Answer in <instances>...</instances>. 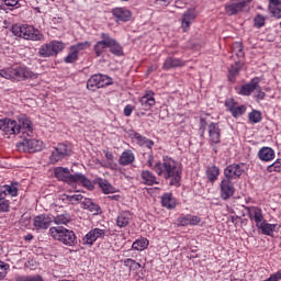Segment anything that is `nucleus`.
Segmentation results:
<instances>
[{"instance_id": "obj_50", "label": "nucleus", "mask_w": 281, "mask_h": 281, "mask_svg": "<svg viewBox=\"0 0 281 281\" xmlns=\"http://www.w3.org/2000/svg\"><path fill=\"white\" fill-rule=\"evenodd\" d=\"M0 76L1 78H5V80H12V68L1 69Z\"/></svg>"}, {"instance_id": "obj_26", "label": "nucleus", "mask_w": 281, "mask_h": 281, "mask_svg": "<svg viewBox=\"0 0 281 281\" xmlns=\"http://www.w3.org/2000/svg\"><path fill=\"white\" fill-rule=\"evenodd\" d=\"M183 66H186V61L179 58L167 57L162 65V69L165 70L177 69V67H183Z\"/></svg>"}, {"instance_id": "obj_55", "label": "nucleus", "mask_w": 281, "mask_h": 281, "mask_svg": "<svg viewBox=\"0 0 281 281\" xmlns=\"http://www.w3.org/2000/svg\"><path fill=\"white\" fill-rule=\"evenodd\" d=\"M205 128H207V121H205L204 117L200 119V131H201V136L205 135Z\"/></svg>"}, {"instance_id": "obj_62", "label": "nucleus", "mask_w": 281, "mask_h": 281, "mask_svg": "<svg viewBox=\"0 0 281 281\" xmlns=\"http://www.w3.org/2000/svg\"><path fill=\"white\" fill-rule=\"evenodd\" d=\"M33 239H34V235H32V234H27L26 236H24V240L30 241V240H33Z\"/></svg>"}, {"instance_id": "obj_59", "label": "nucleus", "mask_w": 281, "mask_h": 281, "mask_svg": "<svg viewBox=\"0 0 281 281\" xmlns=\"http://www.w3.org/2000/svg\"><path fill=\"white\" fill-rule=\"evenodd\" d=\"M103 153H104L105 158H106L109 161H113V153H112V151L103 150Z\"/></svg>"}, {"instance_id": "obj_20", "label": "nucleus", "mask_w": 281, "mask_h": 281, "mask_svg": "<svg viewBox=\"0 0 281 281\" xmlns=\"http://www.w3.org/2000/svg\"><path fill=\"white\" fill-rule=\"evenodd\" d=\"M210 144H221V127L218 123H211L207 127Z\"/></svg>"}, {"instance_id": "obj_29", "label": "nucleus", "mask_w": 281, "mask_h": 281, "mask_svg": "<svg viewBox=\"0 0 281 281\" xmlns=\"http://www.w3.org/2000/svg\"><path fill=\"white\" fill-rule=\"evenodd\" d=\"M140 177L145 186H155V184L159 186V181H157V177H155L151 171L144 170L142 171Z\"/></svg>"}, {"instance_id": "obj_45", "label": "nucleus", "mask_w": 281, "mask_h": 281, "mask_svg": "<svg viewBox=\"0 0 281 281\" xmlns=\"http://www.w3.org/2000/svg\"><path fill=\"white\" fill-rule=\"evenodd\" d=\"M77 58H78L77 50L70 46V52L64 59L65 63L67 64L76 63Z\"/></svg>"}, {"instance_id": "obj_7", "label": "nucleus", "mask_w": 281, "mask_h": 281, "mask_svg": "<svg viewBox=\"0 0 281 281\" xmlns=\"http://www.w3.org/2000/svg\"><path fill=\"white\" fill-rule=\"evenodd\" d=\"M113 85V79L106 75H93L87 81V89L90 91H95L97 89H102Z\"/></svg>"}, {"instance_id": "obj_35", "label": "nucleus", "mask_w": 281, "mask_h": 281, "mask_svg": "<svg viewBox=\"0 0 281 281\" xmlns=\"http://www.w3.org/2000/svg\"><path fill=\"white\" fill-rule=\"evenodd\" d=\"M218 175H221V169L216 166H211L206 168V177L211 183H214L218 179Z\"/></svg>"}, {"instance_id": "obj_52", "label": "nucleus", "mask_w": 281, "mask_h": 281, "mask_svg": "<svg viewBox=\"0 0 281 281\" xmlns=\"http://www.w3.org/2000/svg\"><path fill=\"white\" fill-rule=\"evenodd\" d=\"M178 224L181 225V227H187L188 225H190V217H189V215L180 216L178 218Z\"/></svg>"}, {"instance_id": "obj_37", "label": "nucleus", "mask_w": 281, "mask_h": 281, "mask_svg": "<svg viewBox=\"0 0 281 281\" xmlns=\"http://www.w3.org/2000/svg\"><path fill=\"white\" fill-rule=\"evenodd\" d=\"M71 221V215L69 213H64L54 217V223L56 225H69Z\"/></svg>"}, {"instance_id": "obj_41", "label": "nucleus", "mask_w": 281, "mask_h": 281, "mask_svg": "<svg viewBox=\"0 0 281 281\" xmlns=\"http://www.w3.org/2000/svg\"><path fill=\"white\" fill-rule=\"evenodd\" d=\"M72 49L77 50V54H80V52H85V49H89L91 47V42H80L76 45L70 46Z\"/></svg>"}, {"instance_id": "obj_23", "label": "nucleus", "mask_w": 281, "mask_h": 281, "mask_svg": "<svg viewBox=\"0 0 281 281\" xmlns=\"http://www.w3.org/2000/svg\"><path fill=\"white\" fill-rule=\"evenodd\" d=\"M112 14L115 16L116 21H122L124 23L131 21V18L133 16V14L125 8L113 9Z\"/></svg>"}, {"instance_id": "obj_1", "label": "nucleus", "mask_w": 281, "mask_h": 281, "mask_svg": "<svg viewBox=\"0 0 281 281\" xmlns=\"http://www.w3.org/2000/svg\"><path fill=\"white\" fill-rule=\"evenodd\" d=\"M153 170L158 177L169 179V186L179 187V183H181V165L168 156L164 157L162 161L156 162Z\"/></svg>"}, {"instance_id": "obj_47", "label": "nucleus", "mask_w": 281, "mask_h": 281, "mask_svg": "<svg viewBox=\"0 0 281 281\" xmlns=\"http://www.w3.org/2000/svg\"><path fill=\"white\" fill-rule=\"evenodd\" d=\"M269 172H280L281 170V159H277L272 165L267 167Z\"/></svg>"}, {"instance_id": "obj_56", "label": "nucleus", "mask_w": 281, "mask_h": 281, "mask_svg": "<svg viewBox=\"0 0 281 281\" xmlns=\"http://www.w3.org/2000/svg\"><path fill=\"white\" fill-rule=\"evenodd\" d=\"M189 223L190 225H199V223H201V217L196 215H189Z\"/></svg>"}, {"instance_id": "obj_3", "label": "nucleus", "mask_w": 281, "mask_h": 281, "mask_svg": "<svg viewBox=\"0 0 281 281\" xmlns=\"http://www.w3.org/2000/svg\"><path fill=\"white\" fill-rule=\"evenodd\" d=\"M49 236H52L54 240H58L63 245H66V247H74L78 245V237H76V233L63 226L50 227Z\"/></svg>"}, {"instance_id": "obj_64", "label": "nucleus", "mask_w": 281, "mask_h": 281, "mask_svg": "<svg viewBox=\"0 0 281 281\" xmlns=\"http://www.w3.org/2000/svg\"><path fill=\"white\" fill-rule=\"evenodd\" d=\"M5 278V272H0V280H3Z\"/></svg>"}, {"instance_id": "obj_24", "label": "nucleus", "mask_w": 281, "mask_h": 281, "mask_svg": "<svg viewBox=\"0 0 281 281\" xmlns=\"http://www.w3.org/2000/svg\"><path fill=\"white\" fill-rule=\"evenodd\" d=\"M18 126H20V133H26L29 137L34 131V128L32 127V121H30L27 116H21Z\"/></svg>"}, {"instance_id": "obj_36", "label": "nucleus", "mask_w": 281, "mask_h": 281, "mask_svg": "<svg viewBox=\"0 0 281 281\" xmlns=\"http://www.w3.org/2000/svg\"><path fill=\"white\" fill-rule=\"evenodd\" d=\"M98 184L104 194H113V192H115V188L112 187L111 183H109V180L99 178Z\"/></svg>"}, {"instance_id": "obj_38", "label": "nucleus", "mask_w": 281, "mask_h": 281, "mask_svg": "<svg viewBox=\"0 0 281 281\" xmlns=\"http://www.w3.org/2000/svg\"><path fill=\"white\" fill-rule=\"evenodd\" d=\"M148 247V239L140 238L133 243L132 249H135L136 251H144Z\"/></svg>"}, {"instance_id": "obj_15", "label": "nucleus", "mask_w": 281, "mask_h": 281, "mask_svg": "<svg viewBox=\"0 0 281 281\" xmlns=\"http://www.w3.org/2000/svg\"><path fill=\"white\" fill-rule=\"evenodd\" d=\"M221 196L223 201H227V199H232L234 196V192L236 189L234 188V183L229 179H223L220 184Z\"/></svg>"}, {"instance_id": "obj_2", "label": "nucleus", "mask_w": 281, "mask_h": 281, "mask_svg": "<svg viewBox=\"0 0 281 281\" xmlns=\"http://www.w3.org/2000/svg\"><path fill=\"white\" fill-rule=\"evenodd\" d=\"M54 176L58 181H65V183H81L85 188H88V190H93V182L89 180L85 175L82 173H75L71 175V171L67 167H57L54 170Z\"/></svg>"}, {"instance_id": "obj_8", "label": "nucleus", "mask_w": 281, "mask_h": 281, "mask_svg": "<svg viewBox=\"0 0 281 281\" xmlns=\"http://www.w3.org/2000/svg\"><path fill=\"white\" fill-rule=\"evenodd\" d=\"M254 0H231L225 4V12L228 16H235L243 12Z\"/></svg>"}, {"instance_id": "obj_4", "label": "nucleus", "mask_w": 281, "mask_h": 281, "mask_svg": "<svg viewBox=\"0 0 281 281\" xmlns=\"http://www.w3.org/2000/svg\"><path fill=\"white\" fill-rule=\"evenodd\" d=\"M12 33L14 34V36H19L20 38H24L25 41H43L44 38L41 31L27 24L13 25Z\"/></svg>"}, {"instance_id": "obj_31", "label": "nucleus", "mask_w": 281, "mask_h": 281, "mask_svg": "<svg viewBox=\"0 0 281 281\" xmlns=\"http://www.w3.org/2000/svg\"><path fill=\"white\" fill-rule=\"evenodd\" d=\"M162 207H167L168 210H173L177 206V201L173 199L172 193H165L161 196Z\"/></svg>"}, {"instance_id": "obj_14", "label": "nucleus", "mask_w": 281, "mask_h": 281, "mask_svg": "<svg viewBox=\"0 0 281 281\" xmlns=\"http://www.w3.org/2000/svg\"><path fill=\"white\" fill-rule=\"evenodd\" d=\"M106 236V229L93 228L83 237V245H89L91 247L95 240L104 238Z\"/></svg>"}, {"instance_id": "obj_9", "label": "nucleus", "mask_w": 281, "mask_h": 281, "mask_svg": "<svg viewBox=\"0 0 281 281\" xmlns=\"http://www.w3.org/2000/svg\"><path fill=\"white\" fill-rule=\"evenodd\" d=\"M16 148L26 153H38L43 150V142L34 138H24L22 142L16 143Z\"/></svg>"}, {"instance_id": "obj_25", "label": "nucleus", "mask_w": 281, "mask_h": 281, "mask_svg": "<svg viewBox=\"0 0 281 281\" xmlns=\"http://www.w3.org/2000/svg\"><path fill=\"white\" fill-rule=\"evenodd\" d=\"M258 157L260 161H272V159H276V151L271 147H261Z\"/></svg>"}, {"instance_id": "obj_49", "label": "nucleus", "mask_w": 281, "mask_h": 281, "mask_svg": "<svg viewBox=\"0 0 281 281\" xmlns=\"http://www.w3.org/2000/svg\"><path fill=\"white\" fill-rule=\"evenodd\" d=\"M269 11L276 19H281V5L279 7H272L269 5Z\"/></svg>"}, {"instance_id": "obj_44", "label": "nucleus", "mask_w": 281, "mask_h": 281, "mask_svg": "<svg viewBox=\"0 0 281 281\" xmlns=\"http://www.w3.org/2000/svg\"><path fill=\"white\" fill-rule=\"evenodd\" d=\"M247 108L245 105H237L231 110L233 117H240V115H245Z\"/></svg>"}, {"instance_id": "obj_18", "label": "nucleus", "mask_w": 281, "mask_h": 281, "mask_svg": "<svg viewBox=\"0 0 281 281\" xmlns=\"http://www.w3.org/2000/svg\"><path fill=\"white\" fill-rule=\"evenodd\" d=\"M109 33L101 34L102 40L97 42L93 46V52L95 56L100 57L106 52V48H109Z\"/></svg>"}, {"instance_id": "obj_61", "label": "nucleus", "mask_w": 281, "mask_h": 281, "mask_svg": "<svg viewBox=\"0 0 281 281\" xmlns=\"http://www.w3.org/2000/svg\"><path fill=\"white\" fill-rule=\"evenodd\" d=\"M111 201H120V195H110L108 196Z\"/></svg>"}, {"instance_id": "obj_40", "label": "nucleus", "mask_w": 281, "mask_h": 281, "mask_svg": "<svg viewBox=\"0 0 281 281\" xmlns=\"http://www.w3.org/2000/svg\"><path fill=\"white\" fill-rule=\"evenodd\" d=\"M248 117L252 124H258L262 122V113H260V111L258 110H254L252 112H250Z\"/></svg>"}, {"instance_id": "obj_28", "label": "nucleus", "mask_w": 281, "mask_h": 281, "mask_svg": "<svg viewBox=\"0 0 281 281\" xmlns=\"http://www.w3.org/2000/svg\"><path fill=\"white\" fill-rule=\"evenodd\" d=\"M108 45L111 54H114V56H124V50L122 49V46L120 45V43H117V41H115V38L111 37V35H109Z\"/></svg>"}, {"instance_id": "obj_53", "label": "nucleus", "mask_w": 281, "mask_h": 281, "mask_svg": "<svg viewBox=\"0 0 281 281\" xmlns=\"http://www.w3.org/2000/svg\"><path fill=\"white\" fill-rule=\"evenodd\" d=\"M238 105L234 99H227L225 102V106L228 109V111L232 113V110L235 109Z\"/></svg>"}, {"instance_id": "obj_13", "label": "nucleus", "mask_w": 281, "mask_h": 281, "mask_svg": "<svg viewBox=\"0 0 281 281\" xmlns=\"http://www.w3.org/2000/svg\"><path fill=\"white\" fill-rule=\"evenodd\" d=\"M245 170L243 169V165L240 164H233L228 165L224 169V179H228V181H233L234 179H239Z\"/></svg>"}, {"instance_id": "obj_58", "label": "nucleus", "mask_w": 281, "mask_h": 281, "mask_svg": "<svg viewBox=\"0 0 281 281\" xmlns=\"http://www.w3.org/2000/svg\"><path fill=\"white\" fill-rule=\"evenodd\" d=\"M133 105L131 104H127L125 108H124V115L125 117H131V114L133 113Z\"/></svg>"}, {"instance_id": "obj_39", "label": "nucleus", "mask_w": 281, "mask_h": 281, "mask_svg": "<svg viewBox=\"0 0 281 281\" xmlns=\"http://www.w3.org/2000/svg\"><path fill=\"white\" fill-rule=\"evenodd\" d=\"M15 281H44L41 274L34 276H16Z\"/></svg>"}, {"instance_id": "obj_63", "label": "nucleus", "mask_w": 281, "mask_h": 281, "mask_svg": "<svg viewBox=\"0 0 281 281\" xmlns=\"http://www.w3.org/2000/svg\"><path fill=\"white\" fill-rule=\"evenodd\" d=\"M5 267H8V265H5L3 261H0V269H5Z\"/></svg>"}, {"instance_id": "obj_57", "label": "nucleus", "mask_w": 281, "mask_h": 281, "mask_svg": "<svg viewBox=\"0 0 281 281\" xmlns=\"http://www.w3.org/2000/svg\"><path fill=\"white\" fill-rule=\"evenodd\" d=\"M0 3H4V5H9V8H14V5L19 4V0H0Z\"/></svg>"}, {"instance_id": "obj_48", "label": "nucleus", "mask_w": 281, "mask_h": 281, "mask_svg": "<svg viewBox=\"0 0 281 281\" xmlns=\"http://www.w3.org/2000/svg\"><path fill=\"white\" fill-rule=\"evenodd\" d=\"M66 201H69L70 203H80L82 201L83 196L80 193L74 194V195H65Z\"/></svg>"}, {"instance_id": "obj_34", "label": "nucleus", "mask_w": 281, "mask_h": 281, "mask_svg": "<svg viewBox=\"0 0 281 281\" xmlns=\"http://www.w3.org/2000/svg\"><path fill=\"white\" fill-rule=\"evenodd\" d=\"M134 139H136L138 146H145V148H153L155 142L148 139L146 136H142L139 133H134Z\"/></svg>"}, {"instance_id": "obj_6", "label": "nucleus", "mask_w": 281, "mask_h": 281, "mask_svg": "<svg viewBox=\"0 0 281 281\" xmlns=\"http://www.w3.org/2000/svg\"><path fill=\"white\" fill-rule=\"evenodd\" d=\"M63 49H65V43L52 41L41 46L38 56L42 58H52V56H58L59 52H63Z\"/></svg>"}, {"instance_id": "obj_10", "label": "nucleus", "mask_w": 281, "mask_h": 281, "mask_svg": "<svg viewBox=\"0 0 281 281\" xmlns=\"http://www.w3.org/2000/svg\"><path fill=\"white\" fill-rule=\"evenodd\" d=\"M69 155H71V146L67 144H58L52 151L49 159L52 164H57V161L65 159V157H69Z\"/></svg>"}, {"instance_id": "obj_51", "label": "nucleus", "mask_w": 281, "mask_h": 281, "mask_svg": "<svg viewBox=\"0 0 281 281\" xmlns=\"http://www.w3.org/2000/svg\"><path fill=\"white\" fill-rule=\"evenodd\" d=\"M265 25V16L258 14L256 18H255V27H263Z\"/></svg>"}, {"instance_id": "obj_16", "label": "nucleus", "mask_w": 281, "mask_h": 281, "mask_svg": "<svg viewBox=\"0 0 281 281\" xmlns=\"http://www.w3.org/2000/svg\"><path fill=\"white\" fill-rule=\"evenodd\" d=\"M194 19H196V10L194 9H189L182 14V18H181L182 32H188L190 30V26L194 22Z\"/></svg>"}, {"instance_id": "obj_54", "label": "nucleus", "mask_w": 281, "mask_h": 281, "mask_svg": "<svg viewBox=\"0 0 281 281\" xmlns=\"http://www.w3.org/2000/svg\"><path fill=\"white\" fill-rule=\"evenodd\" d=\"M255 91H257V94H255V98L257 100H265V97L267 94L262 91V88L260 87V83L258 85V87H257V89Z\"/></svg>"}, {"instance_id": "obj_43", "label": "nucleus", "mask_w": 281, "mask_h": 281, "mask_svg": "<svg viewBox=\"0 0 281 281\" xmlns=\"http://www.w3.org/2000/svg\"><path fill=\"white\" fill-rule=\"evenodd\" d=\"M124 267H128L131 271H137L138 269H142V263L133 259H125Z\"/></svg>"}, {"instance_id": "obj_19", "label": "nucleus", "mask_w": 281, "mask_h": 281, "mask_svg": "<svg viewBox=\"0 0 281 281\" xmlns=\"http://www.w3.org/2000/svg\"><path fill=\"white\" fill-rule=\"evenodd\" d=\"M250 221H255L256 227L265 221V215H262V210L258 206L246 207Z\"/></svg>"}, {"instance_id": "obj_27", "label": "nucleus", "mask_w": 281, "mask_h": 281, "mask_svg": "<svg viewBox=\"0 0 281 281\" xmlns=\"http://www.w3.org/2000/svg\"><path fill=\"white\" fill-rule=\"evenodd\" d=\"M82 207L83 210H88L92 214H102V209H100V205L94 203L91 199L85 198L82 201Z\"/></svg>"}, {"instance_id": "obj_22", "label": "nucleus", "mask_w": 281, "mask_h": 281, "mask_svg": "<svg viewBox=\"0 0 281 281\" xmlns=\"http://www.w3.org/2000/svg\"><path fill=\"white\" fill-rule=\"evenodd\" d=\"M258 85H260V78L256 77L251 79L248 83L241 86L239 90L240 95H251L258 89Z\"/></svg>"}, {"instance_id": "obj_60", "label": "nucleus", "mask_w": 281, "mask_h": 281, "mask_svg": "<svg viewBox=\"0 0 281 281\" xmlns=\"http://www.w3.org/2000/svg\"><path fill=\"white\" fill-rule=\"evenodd\" d=\"M269 5L272 8H278L281 5L280 0H269Z\"/></svg>"}, {"instance_id": "obj_12", "label": "nucleus", "mask_w": 281, "mask_h": 281, "mask_svg": "<svg viewBox=\"0 0 281 281\" xmlns=\"http://www.w3.org/2000/svg\"><path fill=\"white\" fill-rule=\"evenodd\" d=\"M0 131H3L5 135H19L21 133V126H18L16 121L12 119H1Z\"/></svg>"}, {"instance_id": "obj_21", "label": "nucleus", "mask_w": 281, "mask_h": 281, "mask_svg": "<svg viewBox=\"0 0 281 281\" xmlns=\"http://www.w3.org/2000/svg\"><path fill=\"white\" fill-rule=\"evenodd\" d=\"M140 106H143L144 111H150L153 106H155V92L151 90L147 91L140 99H139Z\"/></svg>"}, {"instance_id": "obj_33", "label": "nucleus", "mask_w": 281, "mask_h": 281, "mask_svg": "<svg viewBox=\"0 0 281 281\" xmlns=\"http://www.w3.org/2000/svg\"><path fill=\"white\" fill-rule=\"evenodd\" d=\"M134 161H135V155L131 150L123 151L119 160L121 166H128Z\"/></svg>"}, {"instance_id": "obj_46", "label": "nucleus", "mask_w": 281, "mask_h": 281, "mask_svg": "<svg viewBox=\"0 0 281 281\" xmlns=\"http://www.w3.org/2000/svg\"><path fill=\"white\" fill-rule=\"evenodd\" d=\"M3 188V196H5V194H10L11 196H16V194H19V189H16L14 186H4Z\"/></svg>"}, {"instance_id": "obj_32", "label": "nucleus", "mask_w": 281, "mask_h": 281, "mask_svg": "<svg viewBox=\"0 0 281 281\" xmlns=\"http://www.w3.org/2000/svg\"><path fill=\"white\" fill-rule=\"evenodd\" d=\"M276 227H278V224H269L266 220H263L261 224L257 226V228L261 229L262 234H265L266 236H271V234L276 232Z\"/></svg>"}, {"instance_id": "obj_11", "label": "nucleus", "mask_w": 281, "mask_h": 281, "mask_svg": "<svg viewBox=\"0 0 281 281\" xmlns=\"http://www.w3.org/2000/svg\"><path fill=\"white\" fill-rule=\"evenodd\" d=\"M36 78H38V74H34L32 70H27V68H11V80H36Z\"/></svg>"}, {"instance_id": "obj_30", "label": "nucleus", "mask_w": 281, "mask_h": 281, "mask_svg": "<svg viewBox=\"0 0 281 281\" xmlns=\"http://www.w3.org/2000/svg\"><path fill=\"white\" fill-rule=\"evenodd\" d=\"M131 218H133V215L128 211H123L119 214L116 218V225L117 227H126L128 223H131Z\"/></svg>"}, {"instance_id": "obj_42", "label": "nucleus", "mask_w": 281, "mask_h": 281, "mask_svg": "<svg viewBox=\"0 0 281 281\" xmlns=\"http://www.w3.org/2000/svg\"><path fill=\"white\" fill-rule=\"evenodd\" d=\"M0 212H10V201L5 199L3 192L0 191Z\"/></svg>"}, {"instance_id": "obj_17", "label": "nucleus", "mask_w": 281, "mask_h": 281, "mask_svg": "<svg viewBox=\"0 0 281 281\" xmlns=\"http://www.w3.org/2000/svg\"><path fill=\"white\" fill-rule=\"evenodd\" d=\"M33 225L37 232L48 229L49 225H52V217L45 214L37 215L33 220Z\"/></svg>"}, {"instance_id": "obj_5", "label": "nucleus", "mask_w": 281, "mask_h": 281, "mask_svg": "<svg viewBox=\"0 0 281 281\" xmlns=\"http://www.w3.org/2000/svg\"><path fill=\"white\" fill-rule=\"evenodd\" d=\"M233 53L239 60L235 61L231 65V68L228 69V80L231 82H234L236 80V76L240 74V69H243V66L245 65L240 58H245V52L243 50V43L235 42L233 44Z\"/></svg>"}]
</instances>
